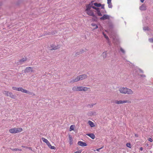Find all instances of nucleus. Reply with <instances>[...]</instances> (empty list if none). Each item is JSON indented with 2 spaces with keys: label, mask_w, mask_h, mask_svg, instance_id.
<instances>
[{
  "label": "nucleus",
  "mask_w": 153,
  "mask_h": 153,
  "mask_svg": "<svg viewBox=\"0 0 153 153\" xmlns=\"http://www.w3.org/2000/svg\"><path fill=\"white\" fill-rule=\"evenodd\" d=\"M85 7L86 9L85 11L88 15L93 17L95 16L94 11L92 9V8L96 10L97 13L99 16H102V14L100 11V9L95 7L94 6H92V3H90L89 4H86Z\"/></svg>",
  "instance_id": "1"
},
{
  "label": "nucleus",
  "mask_w": 153,
  "mask_h": 153,
  "mask_svg": "<svg viewBox=\"0 0 153 153\" xmlns=\"http://www.w3.org/2000/svg\"><path fill=\"white\" fill-rule=\"evenodd\" d=\"M119 91L120 93L123 94H132L133 93L131 89L126 87H121L119 88Z\"/></svg>",
  "instance_id": "2"
},
{
  "label": "nucleus",
  "mask_w": 153,
  "mask_h": 153,
  "mask_svg": "<svg viewBox=\"0 0 153 153\" xmlns=\"http://www.w3.org/2000/svg\"><path fill=\"white\" fill-rule=\"evenodd\" d=\"M87 77V75L83 74L77 76L75 79H72L70 81L71 83L77 82L79 80H82L86 78Z\"/></svg>",
  "instance_id": "3"
},
{
  "label": "nucleus",
  "mask_w": 153,
  "mask_h": 153,
  "mask_svg": "<svg viewBox=\"0 0 153 153\" xmlns=\"http://www.w3.org/2000/svg\"><path fill=\"white\" fill-rule=\"evenodd\" d=\"M22 128H11L9 130V132L11 133H17L22 132Z\"/></svg>",
  "instance_id": "4"
},
{
  "label": "nucleus",
  "mask_w": 153,
  "mask_h": 153,
  "mask_svg": "<svg viewBox=\"0 0 153 153\" xmlns=\"http://www.w3.org/2000/svg\"><path fill=\"white\" fill-rule=\"evenodd\" d=\"M21 92H22L24 93L27 94H29L32 95L33 96L35 95V94L34 93L31 92H30L29 91H28L25 89H24L23 88H22Z\"/></svg>",
  "instance_id": "5"
},
{
  "label": "nucleus",
  "mask_w": 153,
  "mask_h": 153,
  "mask_svg": "<svg viewBox=\"0 0 153 153\" xmlns=\"http://www.w3.org/2000/svg\"><path fill=\"white\" fill-rule=\"evenodd\" d=\"M110 19V16L107 14L104 15L103 16L100 18V20H105V19Z\"/></svg>",
  "instance_id": "6"
},
{
  "label": "nucleus",
  "mask_w": 153,
  "mask_h": 153,
  "mask_svg": "<svg viewBox=\"0 0 153 153\" xmlns=\"http://www.w3.org/2000/svg\"><path fill=\"white\" fill-rule=\"evenodd\" d=\"M25 72V73H29L30 72H34L33 70V68L31 67H27L26 68Z\"/></svg>",
  "instance_id": "7"
},
{
  "label": "nucleus",
  "mask_w": 153,
  "mask_h": 153,
  "mask_svg": "<svg viewBox=\"0 0 153 153\" xmlns=\"http://www.w3.org/2000/svg\"><path fill=\"white\" fill-rule=\"evenodd\" d=\"M51 50H56L60 48V46L59 45H56L55 44H53L51 45Z\"/></svg>",
  "instance_id": "8"
},
{
  "label": "nucleus",
  "mask_w": 153,
  "mask_h": 153,
  "mask_svg": "<svg viewBox=\"0 0 153 153\" xmlns=\"http://www.w3.org/2000/svg\"><path fill=\"white\" fill-rule=\"evenodd\" d=\"M79 91H87L88 89H89V88H88L86 87L79 86Z\"/></svg>",
  "instance_id": "9"
},
{
  "label": "nucleus",
  "mask_w": 153,
  "mask_h": 153,
  "mask_svg": "<svg viewBox=\"0 0 153 153\" xmlns=\"http://www.w3.org/2000/svg\"><path fill=\"white\" fill-rule=\"evenodd\" d=\"M139 9L140 10H145L146 9V6L145 4H142L139 7Z\"/></svg>",
  "instance_id": "10"
},
{
  "label": "nucleus",
  "mask_w": 153,
  "mask_h": 153,
  "mask_svg": "<svg viewBox=\"0 0 153 153\" xmlns=\"http://www.w3.org/2000/svg\"><path fill=\"white\" fill-rule=\"evenodd\" d=\"M77 144L79 146H85L87 145L85 143L81 141H78Z\"/></svg>",
  "instance_id": "11"
},
{
  "label": "nucleus",
  "mask_w": 153,
  "mask_h": 153,
  "mask_svg": "<svg viewBox=\"0 0 153 153\" xmlns=\"http://www.w3.org/2000/svg\"><path fill=\"white\" fill-rule=\"evenodd\" d=\"M90 3H92V6H94V5L97 7H100L101 6V4L97 3H94L93 1H91Z\"/></svg>",
  "instance_id": "12"
},
{
  "label": "nucleus",
  "mask_w": 153,
  "mask_h": 153,
  "mask_svg": "<svg viewBox=\"0 0 153 153\" xmlns=\"http://www.w3.org/2000/svg\"><path fill=\"white\" fill-rule=\"evenodd\" d=\"M4 94H5L7 96H9L10 97L12 94V93L11 92H9L8 91H4L3 92Z\"/></svg>",
  "instance_id": "13"
},
{
  "label": "nucleus",
  "mask_w": 153,
  "mask_h": 153,
  "mask_svg": "<svg viewBox=\"0 0 153 153\" xmlns=\"http://www.w3.org/2000/svg\"><path fill=\"white\" fill-rule=\"evenodd\" d=\"M107 4H108V7L109 8H112V5L111 2V0H107Z\"/></svg>",
  "instance_id": "14"
},
{
  "label": "nucleus",
  "mask_w": 153,
  "mask_h": 153,
  "mask_svg": "<svg viewBox=\"0 0 153 153\" xmlns=\"http://www.w3.org/2000/svg\"><path fill=\"white\" fill-rule=\"evenodd\" d=\"M47 145L48 147L50 148L51 149H55L56 148L55 146H52L51 144L49 142L48 143H47Z\"/></svg>",
  "instance_id": "15"
},
{
  "label": "nucleus",
  "mask_w": 153,
  "mask_h": 153,
  "mask_svg": "<svg viewBox=\"0 0 153 153\" xmlns=\"http://www.w3.org/2000/svg\"><path fill=\"white\" fill-rule=\"evenodd\" d=\"M86 135L90 137L91 139H94L95 138V136L93 134L90 133L88 134H86Z\"/></svg>",
  "instance_id": "16"
},
{
  "label": "nucleus",
  "mask_w": 153,
  "mask_h": 153,
  "mask_svg": "<svg viewBox=\"0 0 153 153\" xmlns=\"http://www.w3.org/2000/svg\"><path fill=\"white\" fill-rule=\"evenodd\" d=\"M88 123L90 126L91 127L95 126V124L90 120H89L88 121Z\"/></svg>",
  "instance_id": "17"
},
{
  "label": "nucleus",
  "mask_w": 153,
  "mask_h": 153,
  "mask_svg": "<svg viewBox=\"0 0 153 153\" xmlns=\"http://www.w3.org/2000/svg\"><path fill=\"white\" fill-rule=\"evenodd\" d=\"M79 86H75L72 88V90L74 91H79Z\"/></svg>",
  "instance_id": "18"
},
{
  "label": "nucleus",
  "mask_w": 153,
  "mask_h": 153,
  "mask_svg": "<svg viewBox=\"0 0 153 153\" xmlns=\"http://www.w3.org/2000/svg\"><path fill=\"white\" fill-rule=\"evenodd\" d=\"M27 58L26 57H24L22 59H20L19 61V62L21 63H22L24 62H25L27 60Z\"/></svg>",
  "instance_id": "19"
},
{
  "label": "nucleus",
  "mask_w": 153,
  "mask_h": 153,
  "mask_svg": "<svg viewBox=\"0 0 153 153\" xmlns=\"http://www.w3.org/2000/svg\"><path fill=\"white\" fill-rule=\"evenodd\" d=\"M69 143L70 145H71L73 144V140L72 136L71 135H69Z\"/></svg>",
  "instance_id": "20"
},
{
  "label": "nucleus",
  "mask_w": 153,
  "mask_h": 153,
  "mask_svg": "<svg viewBox=\"0 0 153 153\" xmlns=\"http://www.w3.org/2000/svg\"><path fill=\"white\" fill-rule=\"evenodd\" d=\"M107 51H105L102 54V56L103 57V58H105L107 57Z\"/></svg>",
  "instance_id": "21"
},
{
  "label": "nucleus",
  "mask_w": 153,
  "mask_h": 153,
  "mask_svg": "<svg viewBox=\"0 0 153 153\" xmlns=\"http://www.w3.org/2000/svg\"><path fill=\"white\" fill-rule=\"evenodd\" d=\"M114 102L115 104H123V100H116Z\"/></svg>",
  "instance_id": "22"
},
{
  "label": "nucleus",
  "mask_w": 153,
  "mask_h": 153,
  "mask_svg": "<svg viewBox=\"0 0 153 153\" xmlns=\"http://www.w3.org/2000/svg\"><path fill=\"white\" fill-rule=\"evenodd\" d=\"M42 140L46 144L47 143H48L49 141L46 139L42 137Z\"/></svg>",
  "instance_id": "23"
},
{
  "label": "nucleus",
  "mask_w": 153,
  "mask_h": 153,
  "mask_svg": "<svg viewBox=\"0 0 153 153\" xmlns=\"http://www.w3.org/2000/svg\"><path fill=\"white\" fill-rule=\"evenodd\" d=\"M131 102L130 100H123V103H130Z\"/></svg>",
  "instance_id": "24"
},
{
  "label": "nucleus",
  "mask_w": 153,
  "mask_h": 153,
  "mask_svg": "<svg viewBox=\"0 0 153 153\" xmlns=\"http://www.w3.org/2000/svg\"><path fill=\"white\" fill-rule=\"evenodd\" d=\"M91 25L93 27H94V29H97L98 27L97 25L94 23H92Z\"/></svg>",
  "instance_id": "25"
},
{
  "label": "nucleus",
  "mask_w": 153,
  "mask_h": 153,
  "mask_svg": "<svg viewBox=\"0 0 153 153\" xmlns=\"http://www.w3.org/2000/svg\"><path fill=\"white\" fill-rule=\"evenodd\" d=\"M74 127H75V126L74 125H71L70 128V129H69L70 131H71L72 130H74Z\"/></svg>",
  "instance_id": "26"
},
{
  "label": "nucleus",
  "mask_w": 153,
  "mask_h": 153,
  "mask_svg": "<svg viewBox=\"0 0 153 153\" xmlns=\"http://www.w3.org/2000/svg\"><path fill=\"white\" fill-rule=\"evenodd\" d=\"M12 150L13 151H21L22 150L19 149H12Z\"/></svg>",
  "instance_id": "27"
},
{
  "label": "nucleus",
  "mask_w": 153,
  "mask_h": 153,
  "mask_svg": "<svg viewBox=\"0 0 153 153\" xmlns=\"http://www.w3.org/2000/svg\"><path fill=\"white\" fill-rule=\"evenodd\" d=\"M103 34V35L104 37L107 39L108 40L109 39V38L103 32L102 33Z\"/></svg>",
  "instance_id": "28"
},
{
  "label": "nucleus",
  "mask_w": 153,
  "mask_h": 153,
  "mask_svg": "<svg viewBox=\"0 0 153 153\" xmlns=\"http://www.w3.org/2000/svg\"><path fill=\"white\" fill-rule=\"evenodd\" d=\"M11 98L13 99H15L16 98V97L15 95H13L12 94L10 97Z\"/></svg>",
  "instance_id": "29"
},
{
  "label": "nucleus",
  "mask_w": 153,
  "mask_h": 153,
  "mask_svg": "<svg viewBox=\"0 0 153 153\" xmlns=\"http://www.w3.org/2000/svg\"><path fill=\"white\" fill-rule=\"evenodd\" d=\"M126 146L127 147L131 148V145L130 143H127L126 144Z\"/></svg>",
  "instance_id": "30"
},
{
  "label": "nucleus",
  "mask_w": 153,
  "mask_h": 153,
  "mask_svg": "<svg viewBox=\"0 0 153 153\" xmlns=\"http://www.w3.org/2000/svg\"><path fill=\"white\" fill-rule=\"evenodd\" d=\"M12 89L13 90H16L18 91V88H17L15 87H12Z\"/></svg>",
  "instance_id": "31"
},
{
  "label": "nucleus",
  "mask_w": 153,
  "mask_h": 153,
  "mask_svg": "<svg viewBox=\"0 0 153 153\" xmlns=\"http://www.w3.org/2000/svg\"><path fill=\"white\" fill-rule=\"evenodd\" d=\"M82 152V150H79L78 151H77L73 153H81Z\"/></svg>",
  "instance_id": "32"
},
{
  "label": "nucleus",
  "mask_w": 153,
  "mask_h": 153,
  "mask_svg": "<svg viewBox=\"0 0 153 153\" xmlns=\"http://www.w3.org/2000/svg\"><path fill=\"white\" fill-rule=\"evenodd\" d=\"M143 30L144 31H146V30H149L148 27H143Z\"/></svg>",
  "instance_id": "33"
},
{
  "label": "nucleus",
  "mask_w": 153,
  "mask_h": 153,
  "mask_svg": "<svg viewBox=\"0 0 153 153\" xmlns=\"http://www.w3.org/2000/svg\"><path fill=\"white\" fill-rule=\"evenodd\" d=\"M149 40L150 42L153 43V38L149 39Z\"/></svg>",
  "instance_id": "34"
},
{
  "label": "nucleus",
  "mask_w": 153,
  "mask_h": 153,
  "mask_svg": "<svg viewBox=\"0 0 153 153\" xmlns=\"http://www.w3.org/2000/svg\"><path fill=\"white\" fill-rule=\"evenodd\" d=\"M22 88H21V87L18 88V91H22Z\"/></svg>",
  "instance_id": "35"
},
{
  "label": "nucleus",
  "mask_w": 153,
  "mask_h": 153,
  "mask_svg": "<svg viewBox=\"0 0 153 153\" xmlns=\"http://www.w3.org/2000/svg\"><path fill=\"white\" fill-rule=\"evenodd\" d=\"M120 51L123 53H125V51L124 50L122 49V48H121L120 49Z\"/></svg>",
  "instance_id": "36"
},
{
  "label": "nucleus",
  "mask_w": 153,
  "mask_h": 153,
  "mask_svg": "<svg viewBox=\"0 0 153 153\" xmlns=\"http://www.w3.org/2000/svg\"><path fill=\"white\" fill-rule=\"evenodd\" d=\"M148 140L150 141V142H152V139L151 138H150L149 139H148Z\"/></svg>",
  "instance_id": "37"
},
{
  "label": "nucleus",
  "mask_w": 153,
  "mask_h": 153,
  "mask_svg": "<svg viewBox=\"0 0 153 153\" xmlns=\"http://www.w3.org/2000/svg\"><path fill=\"white\" fill-rule=\"evenodd\" d=\"M112 38L113 39H114V42L115 41V39H116V40H118L117 39V38H116V36H115V38H114V37H112Z\"/></svg>",
  "instance_id": "38"
},
{
  "label": "nucleus",
  "mask_w": 153,
  "mask_h": 153,
  "mask_svg": "<svg viewBox=\"0 0 153 153\" xmlns=\"http://www.w3.org/2000/svg\"><path fill=\"white\" fill-rule=\"evenodd\" d=\"M102 9H104V5L102 4Z\"/></svg>",
  "instance_id": "39"
},
{
  "label": "nucleus",
  "mask_w": 153,
  "mask_h": 153,
  "mask_svg": "<svg viewBox=\"0 0 153 153\" xmlns=\"http://www.w3.org/2000/svg\"><path fill=\"white\" fill-rule=\"evenodd\" d=\"M95 104H91L90 105V107H92Z\"/></svg>",
  "instance_id": "40"
},
{
  "label": "nucleus",
  "mask_w": 153,
  "mask_h": 153,
  "mask_svg": "<svg viewBox=\"0 0 153 153\" xmlns=\"http://www.w3.org/2000/svg\"><path fill=\"white\" fill-rule=\"evenodd\" d=\"M100 149H100L99 148V149H97L96 151L97 152H99L100 151Z\"/></svg>",
  "instance_id": "41"
},
{
  "label": "nucleus",
  "mask_w": 153,
  "mask_h": 153,
  "mask_svg": "<svg viewBox=\"0 0 153 153\" xmlns=\"http://www.w3.org/2000/svg\"><path fill=\"white\" fill-rule=\"evenodd\" d=\"M145 0H140V1L141 2L143 3L144 2Z\"/></svg>",
  "instance_id": "42"
},
{
  "label": "nucleus",
  "mask_w": 153,
  "mask_h": 153,
  "mask_svg": "<svg viewBox=\"0 0 153 153\" xmlns=\"http://www.w3.org/2000/svg\"><path fill=\"white\" fill-rule=\"evenodd\" d=\"M140 149L141 151H142L143 150V148L142 147H140Z\"/></svg>",
  "instance_id": "43"
},
{
  "label": "nucleus",
  "mask_w": 153,
  "mask_h": 153,
  "mask_svg": "<svg viewBox=\"0 0 153 153\" xmlns=\"http://www.w3.org/2000/svg\"><path fill=\"white\" fill-rule=\"evenodd\" d=\"M103 148V146H102V147L101 148H100V149H102Z\"/></svg>",
  "instance_id": "44"
},
{
  "label": "nucleus",
  "mask_w": 153,
  "mask_h": 153,
  "mask_svg": "<svg viewBox=\"0 0 153 153\" xmlns=\"http://www.w3.org/2000/svg\"><path fill=\"white\" fill-rule=\"evenodd\" d=\"M29 149H31V148L30 147H29Z\"/></svg>",
  "instance_id": "45"
},
{
  "label": "nucleus",
  "mask_w": 153,
  "mask_h": 153,
  "mask_svg": "<svg viewBox=\"0 0 153 153\" xmlns=\"http://www.w3.org/2000/svg\"><path fill=\"white\" fill-rule=\"evenodd\" d=\"M135 136H136V137H137V135H136V134H135Z\"/></svg>",
  "instance_id": "46"
},
{
  "label": "nucleus",
  "mask_w": 153,
  "mask_h": 153,
  "mask_svg": "<svg viewBox=\"0 0 153 153\" xmlns=\"http://www.w3.org/2000/svg\"><path fill=\"white\" fill-rule=\"evenodd\" d=\"M105 13H106V11H105Z\"/></svg>",
  "instance_id": "47"
}]
</instances>
